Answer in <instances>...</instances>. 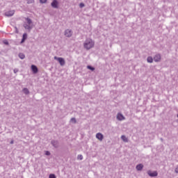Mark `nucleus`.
Returning a JSON list of instances; mask_svg holds the SVG:
<instances>
[{
  "instance_id": "1",
  "label": "nucleus",
  "mask_w": 178,
  "mask_h": 178,
  "mask_svg": "<svg viewBox=\"0 0 178 178\" xmlns=\"http://www.w3.org/2000/svg\"><path fill=\"white\" fill-rule=\"evenodd\" d=\"M94 41H92V39L88 38L85 40L83 43V47L85 49H91V48L94 47Z\"/></svg>"
},
{
  "instance_id": "2",
  "label": "nucleus",
  "mask_w": 178,
  "mask_h": 178,
  "mask_svg": "<svg viewBox=\"0 0 178 178\" xmlns=\"http://www.w3.org/2000/svg\"><path fill=\"white\" fill-rule=\"evenodd\" d=\"M26 22H24L23 26L25 28V30L28 31H31L33 29V21L30 18H26Z\"/></svg>"
},
{
  "instance_id": "3",
  "label": "nucleus",
  "mask_w": 178,
  "mask_h": 178,
  "mask_svg": "<svg viewBox=\"0 0 178 178\" xmlns=\"http://www.w3.org/2000/svg\"><path fill=\"white\" fill-rule=\"evenodd\" d=\"M54 59L55 60H58L60 66H65V64L66 63V62L65 61V58L62 57L54 56Z\"/></svg>"
},
{
  "instance_id": "4",
  "label": "nucleus",
  "mask_w": 178,
  "mask_h": 178,
  "mask_svg": "<svg viewBox=\"0 0 178 178\" xmlns=\"http://www.w3.org/2000/svg\"><path fill=\"white\" fill-rule=\"evenodd\" d=\"M65 37H68V38H70L72 35H73V31L70 29H67L65 31Z\"/></svg>"
},
{
  "instance_id": "5",
  "label": "nucleus",
  "mask_w": 178,
  "mask_h": 178,
  "mask_svg": "<svg viewBox=\"0 0 178 178\" xmlns=\"http://www.w3.org/2000/svg\"><path fill=\"white\" fill-rule=\"evenodd\" d=\"M147 175L150 177H156V176H158V172H156V171L152 172L151 170H148Z\"/></svg>"
},
{
  "instance_id": "6",
  "label": "nucleus",
  "mask_w": 178,
  "mask_h": 178,
  "mask_svg": "<svg viewBox=\"0 0 178 178\" xmlns=\"http://www.w3.org/2000/svg\"><path fill=\"white\" fill-rule=\"evenodd\" d=\"M51 145L54 147V148H58L59 147V141L53 140L51 141Z\"/></svg>"
},
{
  "instance_id": "7",
  "label": "nucleus",
  "mask_w": 178,
  "mask_h": 178,
  "mask_svg": "<svg viewBox=\"0 0 178 178\" xmlns=\"http://www.w3.org/2000/svg\"><path fill=\"white\" fill-rule=\"evenodd\" d=\"M51 5L54 9H58V5H59V3L58 2V0H54Z\"/></svg>"
},
{
  "instance_id": "8",
  "label": "nucleus",
  "mask_w": 178,
  "mask_h": 178,
  "mask_svg": "<svg viewBox=\"0 0 178 178\" xmlns=\"http://www.w3.org/2000/svg\"><path fill=\"white\" fill-rule=\"evenodd\" d=\"M15 15V10H10L5 13V16L7 17H11V16H13Z\"/></svg>"
},
{
  "instance_id": "9",
  "label": "nucleus",
  "mask_w": 178,
  "mask_h": 178,
  "mask_svg": "<svg viewBox=\"0 0 178 178\" xmlns=\"http://www.w3.org/2000/svg\"><path fill=\"white\" fill-rule=\"evenodd\" d=\"M161 54H156L154 57V62H161Z\"/></svg>"
},
{
  "instance_id": "10",
  "label": "nucleus",
  "mask_w": 178,
  "mask_h": 178,
  "mask_svg": "<svg viewBox=\"0 0 178 178\" xmlns=\"http://www.w3.org/2000/svg\"><path fill=\"white\" fill-rule=\"evenodd\" d=\"M117 119H118V120L122 121V120H124L126 119V118H124L123 116V114L118 113L117 114Z\"/></svg>"
},
{
  "instance_id": "11",
  "label": "nucleus",
  "mask_w": 178,
  "mask_h": 178,
  "mask_svg": "<svg viewBox=\"0 0 178 178\" xmlns=\"http://www.w3.org/2000/svg\"><path fill=\"white\" fill-rule=\"evenodd\" d=\"M96 138H97V140H99V141H102L104 140V135L101 133H97L96 134Z\"/></svg>"
},
{
  "instance_id": "12",
  "label": "nucleus",
  "mask_w": 178,
  "mask_h": 178,
  "mask_svg": "<svg viewBox=\"0 0 178 178\" xmlns=\"http://www.w3.org/2000/svg\"><path fill=\"white\" fill-rule=\"evenodd\" d=\"M31 70L33 72V73H34V74L38 73V68L37 67V66L32 65H31Z\"/></svg>"
},
{
  "instance_id": "13",
  "label": "nucleus",
  "mask_w": 178,
  "mask_h": 178,
  "mask_svg": "<svg viewBox=\"0 0 178 178\" xmlns=\"http://www.w3.org/2000/svg\"><path fill=\"white\" fill-rule=\"evenodd\" d=\"M143 168H144V165L142 163H140L136 165V169L138 171H141L143 170Z\"/></svg>"
},
{
  "instance_id": "14",
  "label": "nucleus",
  "mask_w": 178,
  "mask_h": 178,
  "mask_svg": "<svg viewBox=\"0 0 178 178\" xmlns=\"http://www.w3.org/2000/svg\"><path fill=\"white\" fill-rule=\"evenodd\" d=\"M121 139L122 140V141H124V143H129V139L124 135H122L121 136Z\"/></svg>"
},
{
  "instance_id": "15",
  "label": "nucleus",
  "mask_w": 178,
  "mask_h": 178,
  "mask_svg": "<svg viewBox=\"0 0 178 178\" xmlns=\"http://www.w3.org/2000/svg\"><path fill=\"white\" fill-rule=\"evenodd\" d=\"M24 94H25L26 95H28V94H30V91L29 90V89H27V88H25L22 90Z\"/></svg>"
},
{
  "instance_id": "16",
  "label": "nucleus",
  "mask_w": 178,
  "mask_h": 178,
  "mask_svg": "<svg viewBox=\"0 0 178 178\" xmlns=\"http://www.w3.org/2000/svg\"><path fill=\"white\" fill-rule=\"evenodd\" d=\"M147 61L148 63H152V62H154V58H152L151 56H149L147 58Z\"/></svg>"
},
{
  "instance_id": "17",
  "label": "nucleus",
  "mask_w": 178,
  "mask_h": 178,
  "mask_svg": "<svg viewBox=\"0 0 178 178\" xmlns=\"http://www.w3.org/2000/svg\"><path fill=\"white\" fill-rule=\"evenodd\" d=\"M18 56L20 59H24V58H26V56L23 53H19Z\"/></svg>"
},
{
  "instance_id": "18",
  "label": "nucleus",
  "mask_w": 178,
  "mask_h": 178,
  "mask_svg": "<svg viewBox=\"0 0 178 178\" xmlns=\"http://www.w3.org/2000/svg\"><path fill=\"white\" fill-rule=\"evenodd\" d=\"M87 69H89V70H91V72H94L95 70V68L91 65H88Z\"/></svg>"
},
{
  "instance_id": "19",
  "label": "nucleus",
  "mask_w": 178,
  "mask_h": 178,
  "mask_svg": "<svg viewBox=\"0 0 178 178\" xmlns=\"http://www.w3.org/2000/svg\"><path fill=\"white\" fill-rule=\"evenodd\" d=\"M49 178H56V176L55 175V174H50Z\"/></svg>"
},
{
  "instance_id": "20",
  "label": "nucleus",
  "mask_w": 178,
  "mask_h": 178,
  "mask_svg": "<svg viewBox=\"0 0 178 178\" xmlns=\"http://www.w3.org/2000/svg\"><path fill=\"white\" fill-rule=\"evenodd\" d=\"M22 38L24 40H27V33H24L23 35H22Z\"/></svg>"
},
{
  "instance_id": "21",
  "label": "nucleus",
  "mask_w": 178,
  "mask_h": 178,
  "mask_svg": "<svg viewBox=\"0 0 178 178\" xmlns=\"http://www.w3.org/2000/svg\"><path fill=\"white\" fill-rule=\"evenodd\" d=\"M78 159H79L80 161H83V155L81 154L78 155Z\"/></svg>"
},
{
  "instance_id": "22",
  "label": "nucleus",
  "mask_w": 178,
  "mask_h": 178,
  "mask_svg": "<svg viewBox=\"0 0 178 178\" xmlns=\"http://www.w3.org/2000/svg\"><path fill=\"white\" fill-rule=\"evenodd\" d=\"M71 122L72 123H76L77 121L76 120V118H71Z\"/></svg>"
},
{
  "instance_id": "23",
  "label": "nucleus",
  "mask_w": 178,
  "mask_h": 178,
  "mask_svg": "<svg viewBox=\"0 0 178 178\" xmlns=\"http://www.w3.org/2000/svg\"><path fill=\"white\" fill-rule=\"evenodd\" d=\"M27 3L28 4L34 3V0H28Z\"/></svg>"
},
{
  "instance_id": "24",
  "label": "nucleus",
  "mask_w": 178,
  "mask_h": 178,
  "mask_svg": "<svg viewBox=\"0 0 178 178\" xmlns=\"http://www.w3.org/2000/svg\"><path fill=\"white\" fill-rule=\"evenodd\" d=\"M45 155H47V156H49V155H51V152L49 151H46Z\"/></svg>"
},
{
  "instance_id": "25",
  "label": "nucleus",
  "mask_w": 178,
  "mask_h": 178,
  "mask_svg": "<svg viewBox=\"0 0 178 178\" xmlns=\"http://www.w3.org/2000/svg\"><path fill=\"white\" fill-rule=\"evenodd\" d=\"M85 5H84V3H81L79 4V8H84Z\"/></svg>"
},
{
  "instance_id": "26",
  "label": "nucleus",
  "mask_w": 178,
  "mask_h": 178,
  "mask_svg": "<svg viewBox=\"0 0 178 178\" xmlns=\"http://www.w3.org/2000/svg\"><path fill=\"white\" fill-rule=\"evenodd\" d=\"M40 3H47V0H40Z\"/></svg>"
},
{
  "instance_id": "27",
  "label": "nucleus",
  "mask_w": 178,
  "mask_h": 178,
  "mask_svg": "<svg viewBox=\"0 0 178 178\" xmlns=\"http://www.w3.org/2000/svg\"><path fill=\"white\" fill-rule=\"evenodd\" d=\"M3 44H5V45H9V42H8V40H4Z\"/></svg>"
},
{
  "instance_id": "28",
  "label": "nucleus",
  "mask_w": 178,
  "mask_h": 178,
  "mask_svg": "<svg viewBox=\"0 0 178 178\" xmlns=\"http://www.w3.org/2000/svg\"><path fill=\"white\" fill-rule=\"evenodd\" d=\"M24 41H26V39H23V38H22V39L21 40V44H23V42H24Z\"/></svg>"
},
{
  "instance_id": "29",
  "label": "nucleus",
  "mask_w": 178,
  "mask_h": 178,
  "mask_svg": "<svg viewBox=\"0 0 178 178\" xmlns=\"http://www.w3.org/2000/svg\"><path fill=\"white\" fill-rule=\"evenodd\" d=\"M17 72H19L18 69H14V73H17Z\"/></svg>"
},
{
  "instance_id": "30",
  "label": "nucleus",
  "mask_w": 178,
  "mask_h": 178,
  "mask_svg": "<svg viewBox=\"0 0 178 178\" xmlns=\"http://www.w3.org/2000/svg\"><path fill=\"white\" fill-rule=\"evenodd\" d=\"M175 173H178V165H177V168H175Z\"/></svg>"
},
{
  "instance_id": "31",
  "label": "nucleus",
  "mask_w": 178,
  "mask_h": 178,
  "mask_svg": "<svg viewBox=\"0 0 178 178\" xmlns=\"http://www.w3.org/2000/svg\"><path fill=\"white\" fill-rule=\"evenodd\" d=\"M10 143L13 144V140H11Z\"/></svg>"
}]
</instances>
